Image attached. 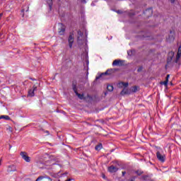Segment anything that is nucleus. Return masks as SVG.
I'll return each instance as SVG.
<instances>
[{"mask_svg": "<svg viewBox=\"0 0 181 181\" xmlns=\"http://www.w3.org/2000/svg\"><path fill=\"white\" fill-rule=\"evenodd\" d=\"M49 180H52V179L50 177H48Z\"/></svg>", "mask_w": 181, "mask_h": 181, "instance_id": "2f4dec72", "label": "nucleus"}, {"mask_svg": "<svg viewBox=\"0 0 181 181\" xmlns=\"http://www.w3.org/2000/svg\"><path fill=\"white\" fill-rule=\"evenodd\" d=\"M118 171V168L114 165H111L108 168V172L110 173H115V172Z\"/></svg>", "mask_w": 181, "mask_h": 181, "instance_id": "0eeeda50", "label": "nucleus"}, {"mask_svg": "<svg viewBox=\"0 0 181 181\" xmlns=\"http://www.w3.org/2000/svg\"><path fill=\"white\" fill-rule=\"evenodd\" d=\"M1 16H2V14H0V18H1Z\"/></svg>", "mask_w": 181, "mask_h": 181, "instance_id": "72a5a7b5", "label": "nucleus"}, {"mask_svg": "<svg viewBox=\"0 0 181 181\" xmlns=\"http://www.w3.org/2000/svg\"><path fill=\"white\" fill-rule=\"evenodd\" d=\"M156 156H157V159H158V160H160V162H165V159L166 158L165 154L160 153V151H158L156 153Z\"/></svg>", "mask_w": 181, "mask_h": 181, "instance_id": "f03ea898", "label": "nucleus"}, {"mask_svg": "<svg viewBox=\"0 0 181 181\" xmlns=\"http://www.w3.org/2000/svg\"><path fill=\"white\" fill-rule=\"evenodd\" d=\"M148 13H149V15L147 16H152L153 11H152L151 8H148V9L146 10L145 14L148 15Z\"/></svg>", "mask_w": 181, "mask_h": 181, "instance_id": "2eb2a0df", "label": "nucleus"}, {"mask_svg": "<svg viewBox=\"0 0 181 181\" xmlns=\"http://www.w3.org/2000/svg\"><path fill=\"white\" fill-rule=\"evenodd\" d=\"M107 88L108 91H113L114 90V86H112V85H108Z\"/></svg>", "mask_w": 181, "mask_h": 181, "instance_id": "6ab92c4d", "label": "nucleus"}, {"mask_svg": "<svg viewBox=\"0 0 181 181\" xmlns=\"http://www.w3.org/2000/svg\"><path fill=\"white\" fill-rule=\"evenodd\" d=\"M11 148H12V146L10 144L9 145V149H11Z\"/></svg>", "mask_w": 181, "mask_h": 181, "instance_id": "c756f323", "label": "nucleus"}, {"mask_svg": "<svg viewBox=\"0 0 181 181\" xmlns=\"http://www.w3.org/2000/svg\"><path fill=\"white\" fill-rule=\"evenodd\" d=\"M96 151H101L103 149V144H98L95 147Z\"/></svg>", "mask_w": 181, "mask_h": 181, "instance_id": "f3484780", "label": "nucleus"}, {"mask_svg": "<svg viewBox=\"0 0 181 181\" xmlns=\"http://www.w3.org/2000/svg\"><path fill=\"white\" fill-rule=\"evenodd\" d=\"M45 132H46L47 135H49V131H46Z\"/></svg>", "mask_w": 181, "mask_h": 181, "instance_id": "c85d7f7f", "label": "nucleus"}, {"mask_svg": "<svg viewBox=\"0 0 181 181\" xmlns=\"http://www.w3.org/2000/svg\"><path fill=\"white\" fill-rule=\"evenodd\" d=\"M78 43H81V40H83V33L81 31L78 32Z\"/></svg>", "mask_w": 181, "mask_h": 181, "instance_id": "f8f14e48", "label": "nucleus"}, {"mask_svg": "<svg viewBox=\"0 0 181 181\" xmlns=\"http://www.w3.org/2000/svg\"><path fill=\"white\" fill-rule=\"evenodd\" d=\"M86 80H88V69H87V73L86 76Z\"/></svg>", "mask_w": 181, "mask_h": 181, "instance_id": "b1692460", "label": "nucleus"}, {"mask_svg": "<svg viewBox=\"0 0 181 181\" xmlns=\"http://www.w3.org/2000/svg\"><path fill=\"white\" fill-rule=\"evenodd\" d=\"M64 32H66V26L63 25L62 23L59 25V29H58V33L61 36H63L64 35Z\"/></svg>", "mask_w": 181, "mask_h": 181, "instance_id": "f257e3e1", "label": "nucleus"}, {"mask_svg": "<svg viewBox=\"0 0 181 181\" xmlns=\"http://www.w3.org/2000/svg\"><path fill=\"white\" fill-rule=\"evenodd\" d=\"M142 173H138V175H141Z\"/></svg>", "mask_w": 181, "mask_h": 181, "instance_id": "473e14b6", "label": "nucleus"}, {"mask_svg": "<svg viewBox=\"0 0 181 181\" xmlns=\"http://www.w3.org/2000/svg\"><path fill=\"white\" fill-rule=\"evenodd\" d=\"M68 42L69 45V47L71 49L73 47V43L74 42V36L73 34H70L68 37Z\"/></svg>", "mask_w": 181, "mask_h": 181, "instance_id": "20e7f679", "label": "nucleus"}, {"mask_svg": "<svg viewBox=\"0 0 181 181\" xmlns=\"http://www.w3.org/2000/svg\"><path fill=\"white\" fill-rule=\"evenodd\" d=\"M103 177H105V175H103Z\"/></svg>", "mask_w": 181, "mask_h": 181, "instance_id": "e433bc0d", "label": "nucleus"}, {"mask_svg": "<svg viewBox=\"0 0 181 181\" xmlns=\"http://www.w3.org/2000/svg\"><path fill=\"white\" fill-rule=\"evenodd\" d=\"M138 86H133L131 88V90L132 91V93H136V91H138Z\"/></svg>", "mask_w": 181, "mask_h": 181, "instance_id": "a211bd4d", "label": "nucleus"}, {"mask_svg": "<svg viewBox=\"0 0 181 181\" xmlns=\"http://www.w3.org/2000/svg\"><path fill=\"white\" fill-rule=\"evenodd\" d=\"M121 95H125V94H129V90L128 88H124L120 93Z\"/></svg>", "mask_w": 181, "mask_h": 181, "instance_id": "4468645a", "label": "nucleus"}, {"mask_svg": "<svg viewBox=\"0 0 181 181\" xmlns=\"http://www.w3.org/2000/svg\"><path fill=\"white\" fill-rule=\"evenodd\" d=\"M180 56H181V46L179 47L178 48V52L177 53V57H176V59H175V63H179V60L180 59Z\"/></svg>", "mask_w": 181, "mask_h": 181, "instance_id": "6e6552de", "label": "nucleus"}, {"mask_svg": "<svg viewBox=\"0 0 181 181\" xmlns=\"http://www.w3.org/2000/svg\"><path fill=\"white\" fill-rule=\"evenodd\" d=\"M130 181H134V180H131Z\"/></svg>", "mask_w": 181, "mask_h": 181, "instance_id": "c9c22d12", "label": "nucleus"}, {"mask_svg": "<svg viewBox=\"0 0 181 181\" xmlns=\"http://www.w3.org/2000/svg\"><path fill=\"white\" fill-rule=\"evenodd\" d=\"M37 90V86H35V85L33 87V89L29 90L28 91V95L29 97H33L35 96V91Z\"/></svg>", "mask_w": 181, "mask_h": 181, "instance_id": "39448f33", "label": "nucleus"}, {"mask_svg": "<svg viewBox=\"0 0 181 181\" xmlns=\"http://www.w3.org/2000/svg\"><path fill=\"white\" fill-rule=\"evenodd\" d=\"M47 2L49 4L50 9H52V0H47Z\"/></svg>", "mask_w": 181, "mask_h": 181, "instance_id": "412c9836", "label": "nucleus"}, {"mask_svg": "<svg viewBox=\"0 0 181 181\" xmlns=\"http://www.w3.org/2000/svg\"><path fill=\"white\" fill-rule=\"evenodd\" d=\"M112 66H124V62L121 59H116L112 62Z\"/></svg>", "mask_w": 181, "mask_h": 181, "instance_id": "423d86ee", "label": "nucleus"}, {"mask_svg": "<svg viewBox=\"0 0 181 181\" xmlns=\"http://www.w3.org/2000/svg\"><path fill=\"white\" fill-rule=\"evenodd\" d=\"M112 71V69H108L105 71V73L102 74L100 76L96 77V80H98V78H100V77H101L102 76H107V75H110L111 74V72Z\"/></svg>", "mask_w": 181, "mask_h": 181, "instance_id": "1a4fd4ad", "label": "nucleus"}, {"mask_svg": "<svg viewBox=\"0 0 181 181\" xmlns=\"http://www.w3.org/2000/svg\"><path fill=\"white\" fill-rule=\"evenodd\" d=\"M170 40H175V36H173V33L170 32V35L169 36Z\"/></svg>", "mask_w": 181, "mask_h": 181, "instance_id": "aec40b11", "label": "nucleus"}, {"mask_svg": "<svg viewBox=\"0 0 181 181\" xmlns=\"http://www.w3.org/2000/svg\"><path fill=\"white\" fill-rule=\"evenodd\" d=\"M171 4H174L175 3V0H170Z\"/></svg>", "mask_w": 181, "mask_h": 181, "instance_id": "cd10ccee", "label": "nucleus"}, {"mask_svg": "<svg viewBox=\"0 0 181 181\" xmlns=\"http://www.w3.org/2000/svg\"><path fill=\"white\" fill-rule=\"evenodd\" d=\"M81 2H83V4H87V0H81Z\"/></svg>", "mask_w": 181, "mask_h": 181, "instance_id": "a878e982", "label": "nucleus"}, {"mask_svg": "<svg viewBox=\"0 0 181 181\" xmlns=\"http://www.w3.org/2000/svg\"><path fill=\"white\" fill-rule=\"evenodd\" d=\"M169 77H170V75H167L166 78H165V81L160 82L161 85L165 86V87L168 86V83H169Z\"/></svg>", "mask_w": 181, "mask_h": 181, "instance_id": "9d476101", "label": "nucleus"}, {"mask_svg": "<svg viewBox=\"0 0 181 181\" xmlns=\"http://www.w3.org/2000/svg\"><path fill=\"white\" fill-rule=\"evenodd\" d=\"M122 176H125V174L127 173V172H125V171H122Z\"/></svg>", "mask_w": 181, "mask_h": 181, "instance_id": "bb28decb", "label": "nucleus"}, {"mask_svg": "<svg viewBox=\"0 0 181 181\" xmlns=\"http://www.w3.org/2000/svg\"><path fill=\"white\" fill-rule=\"evenodd\" d=\"M16 167L15 165H10L7 170V172H16Z\"/></svg>", "mask_w": 181, "mask_h": 181, "instance_id": "ddd939ff", "label": "nucleus"}, {"mask_svg": "<svg viewBox=\"0 0 181 181\" xmlns=\"http://www.w3.org/2000/svg\"><path fill=\"white\" fill-rule=\"evenodd\" d=\"M0 119H6V121H9L11 119V117L8 115H1L0 116Z\"/></svg>", "mask_w": 181, "mask_h": 181, "instance_id": "dca6fc26", "label": "nucleus"}, {"mask_svg": "<svg viewBox=\"0 0 181 181\" xmlns=\"http://www.w3.org/2000/svg\"><path fill=\"white\" fill-rule=\"evenodd\" d=\"M20 155H21V158H23V159H24V160L25 162H28V163L30 162V157H29V156H28L26 152L22 151Z\"/></svg>", "mask_w": 181, "mask_h": 181, "instance_id": "7ed1b4c3", "label": "nucleus"}, {"mask_svg": "<svg viewBox=\"0 0 181 181\" xmlns=\"http://www.w3.org/2000/svg\"><path fill=\"white\" fill-rule=\"evenodd\" d=\"M58 181H60V180H59Z\"/></svg>", "mask_w": 181, "mask_h": 181, "instance_id": "4c0bfd02", "label": "nucleus"}, {"mask_svg": "<svg viewBox=\"0 0 181 181\" xmlns=\"http://www.w3.org/2000/svg\"><path fill=\"white\" fill-rule=\"evenodd\" d=\"M121 84L123 86V87H124V88H127V87H128V83L122 82Z\"/></svg>", "mask_w": 181, "mask_h": 181, "instance_id": "4be33fe9", "label": "nucleus"}, {"mask_svg": "<svg viewBox=\"0 0 181 181\" xmlns=\"http://www.w3.org/2000/svg\"><path fill=\"white\" fill-rule=\"evenodd\" d=\"M54 177H57L56 175H54Z\"/></svg>", "mask_w": 181, "mask_h": 181, "instance_id": "f704fd0d", "label": "nucleus"}, {"mask_svg": "<svg viewBox=\"0 0 181 181\" xmlns=\"http://www.w3.org/2000/svg\"><path fill=\"white\" fill-rule=\"evenodd\" d=\"M137 71L139 73L141 71H142V67H139L138 69H137Z\"/></svg>", "mask_w": 181, "mask_h": 181, "instance_id": "393cba45", "label": "nucleus"}, {"mask_svg": "<svg viewBox=\"0 0 181 181\" xmlns=\"http://www.w3.org/2000/svg\"><path fill=\"white\" fill-rule=\"evenodd\" d=\"M74 91L76 94L77 97H78V98H80V100H83V98H84V95L78 93V92H77V89H76V88H74Z\"/></svg>", "mask_w": 181, "mask_h": 181, "instance_id": "9b49d317", "label": "nucleus"}, {"mask_svg": "<svg viewBox=\"0 0 181 181\" xmlns=\"http://www.w3.org/2000/svg\"><path fill=\"white\" fill-rule=\"evenodd\" d=\"M45 178V177H43V176H40V177H38L37 178V180H35V181H40V180H42V179H44Z\"/></svg>", "mask_w": 181, "mask_h": 181, "instance_id": "5701e85b", "label": "nucleus"}, {"mask_svg": "<svg viewBox=\"0 0 181 181\" xmlns=\"http://www.w3.org/2000/svg\"><path fill=\"white\" fill-rule=\"evenodd\" d=\"M2 162V159L0 160V165H1V163Z\"/></svg>", "mask_w": 181, "mask_h": 181, "instance_id": "7c9ffc66", "label": "nucleus"}]
</instances>
